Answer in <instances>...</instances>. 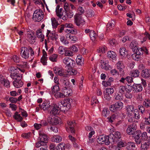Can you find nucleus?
<instances>
[{"instance_id": "nucleus-18", "label": "nucleus", "mask_w": 150, "mask_h": 150, "mask_svg": "<svg viewBox=\"0 0 150 150\" xmlns=\"http://www.w3.org/2000/svg\"><path fill=\"white\" fill-rule=\"evenodd\" d=\"M117 69L119 70L121 74L124 72L123 69L125 68V66L123 62L121 61H118L116 64Z\"/></svg>"}, {"instance_id": "nucleus-56", "label": "nucleus", "mask_w": 150, "mask_h": 150, "mask_svg": "<svg viewBox=\"0 0 150 150\" xmlns=\"http://www.w3.org/2000/svg\"><path fill=\"white\" fill-rule=\"evenodd\" d=\"M70 49L74 54V53L77 52L78 51L77 47L74 45H73L70 48Z\"/></svg>"}, {"instance_id": "nucleus-50", "label": "nucleus", "mask_w": 150, "mask_h": 150, "mask_svg": "<svg viewBox=\"0 0 150 150\" xmlns=\"http://www.w3.org/2000/svg\"><path fill=\"white\" fill-rule=\"evenodd\" d=\"M141 139L143 140H146L148 138V136L147 133L146 132H144L142 133L141 135Z\"/></svg>"}, {"instance_id": "nucleus-10", "label": "nucleus", "mask_w": 150, "mask_h": 150, "mask_svg": "<svg viewBox=\"0 0 150 150\" xmlns=\"http://www.w3.org/2000/svg\"><path fill=\"white\" fill-rule=\"evenodd\" d=\"M74 22L76 25L78 26L83 25L85 23L84 21L82 19L80 14L77 13L74 16Z\"/></svg>"}, {"instance_id": "nucleus-42", "label": "nucleus", "mask_w": 150, "mask_h": 150, "mask_svg": "<svg viewBox=\"0 0 150 150\" xmlns=\"http://www.w3.org/2000/svg\"><path fill=\"white\" fill-rule=\"evenodd\" d=\"M58 84H55L52 87V91L53 92H57L59 90Z\"/></svg>"}, {"instance_id": "nucleus-25", "label": "nucleus", "mask_w": 150, "mask_h": 150, "mask_svg": "<svg viewBox=\"0 0 150 150\" xmlns=\"http://www.w3.org/2000/svg\"><path fill=\"white\" fill-rule=\"evenodd\" d=\"M138 43L135 40H133L132 42V49L133 52H137L138 50Z\"/></svg>"}, {"instance_id": "nucleus-63", "label": "nucleus", "mask_w": 150, "mask_h": 150, "mask_svg": "<svg viewBox=\"0 0 150 150\" xmlns=\"http://www.w3.org/2000/svg\"><path fill=\"white\" fill-rule=\"evenodd\" d=\"M94 12L93 11H89L87 13V16L88 17H92L94 16Z\"/></svg>"}, {"instance_id": "nucleus-32", "label": "nucleus", "mask_w": 150, "mask_h": 150, "mask_svg": "<svg viewBox=\"0 0 150 150\" xmlns=\"http://www.w3.org/2000/svg\"><path fill=\"white\" fill-rule=\"evenodd\" d=\"M125 81L126 84V88L127 86H129L130 88H131V77L129 76H127L125 78Z\"/></svg>"}, {"instance_id": "nucleus-13", "label": "nucleus", "mask_w": 150, "mask_h": 150, "mask_svg": "<svg viewBox=\"0 0 150 150\" xmlns=\"http://www.w3.org/2000/svg\"><path fill=\"white\" fill-rule=\"evenodd\" d=\"M48 121L50 124L56 125L59 123V120L57 117H49Z\"/></svg>"}, {"instance_id": "nucleus-36", "label": "nucleus", "mask_w": 150, "mask_h": 150, "mask_svg": "<svg viewBox=\"0 0 150 150\" xmlns=\"http://www.w3.org/2000/svg\"><path fill=\"white\" fill-rule=\"evenodd\" d=\"M120 55L123 57H125L127 53L126 52V49L123 47H122L120 49Z\"/></svg>"}, {"instance_id": "nucleus-41", "label": "nucleus", "mask_w": 150, "mask_h": 150, "mask_svg": "<svg viewBox=\"0 0 150 150\" xmlns=\"http://www.w3.org/2000/svg\"><path fill=\"white\" fill-rule=\"evenodd\" d=\"M57 54H53L50 56L49 59L52 62H56L57 61Z\"/></svg>"}, {"instance_id": "nucleus-24", "label": "nucleus", "mask_w": 150, "mask_h": 150, "mask_svg": "<svg viewBox=\"0 0 150 150\" xmlns=\"http://www.w3.org/2000/svg\"><path fill=\"white\" fill-rule=\"evenodd\" d=\"M126 93L125 95V97L128 98H131V88H130L129 86H127L126 88Z\"/></svg>"}, {"instance_id": "nucleus-7", "label": "nucleus", "mask_w": 150, "mask_h": 150, "mask_svg": "<svg viewBox=\"0 0 150 150\" xmlns=\"http://www.w3.org/2000/svg\"><path fill=\"white\" fill-rule=\"evenodd\" d=\"M123 107V103L119 101L115 103V104L111 105L110 109L111 111L114 112L116 110L121 109Z\"/></svg>"}, {"instance_id": "nucleus-22", "label": "nucleus", "mask_w": 150, "mask_h": 150, "mask_svg": "<svg viewBox=\"0 0 150 150\" xmlns=\"http://www.w3.org/2000/svg\"><path fill=\"white\" fill-rule=\"evenodd\" d=\"M133 52L134 53L132 54V57L133 59L135 60L138 61L139 58V55H142L143 54V52Z\"/></svg>"}, {"instance_id": "nucleus-61", "label": "nucleus", "mask_w": 150, "mask_h": 150, "mask_svg": "<svg viewBox=\"0 0 150 150\" xmlns=\"http://www.w3.org/2000/svg\"><path fill=\"white\" fill-rule=\"evenodd\" d=\"M60 105H62L60 106V111L61 110L62 112H64L65 111L68 110H69L66 106H63V104H60Z\"/></svg>"}, {"instance_id": "nucleus-28", "label": "nucleus", "mask_w": 150, "mask_h": 150, "mask_svg": "<svg viewBox=\"0 0 150 150\" xmlns=\"http://www.w3.org/2000/svg\"><path fill=\"white\" fill-rule=\"evenodd\" d=\"M100 63H101V67L102 69L106 70L109 69L110 66L107 63H106L103 60L100 61Z\"/></svg>"}, {"instance_id": "nucleus-3", "label": "nucleus", "mask_w": 150, "mask_h": 150, "mask_svg": "<svg viewBox=\"0 0 150 150\" xmlns=\"http://www.w3.org/2000/svg\"><path fill=\"white\" fill-rule=\"evenodd\" d=\"M132 125H134V127H132V139L134 140L136 144H139L141 142V140L139 139L140 134L139 132L136 130V125L134 123Z\"/></svg>"}, {"instance_id": "nucleus-43", "label": "nucleus", "mask_w": 150, "mask_h": 150, "mask_svg": "<svg viewBox=\"0 0 150 150\" xmlns=\"http://www.w3.org/2000/svg\"><path fill=\"white\" fill-rule=\"evenodd\" d=\"M118 117L119 114L117 113L112 115L109 120L110 122H112L113 121V120H114L116 118H117Z\"/></svg>"}, {"instance_id": "nucleus-26", "label": "nucleus", "mask_w": 150, "mask_h": 150, "mask_svg": "<svg viewBox=\"0 0 150 150\" xmlns=\"http://www.w3.org/2000/svg\"><path fill=\"white\" fill-rule=\"evenodd\" d=\"M126 113L127 114L128 116L130 118H129L128 119V122L131 121V117L130 116H131V105H127L126 107Z\"/></svg>"}, {"instance_id": "nucleus-39", "label": "nucleus", "mask_w": 150, "mask_h": 150, "mask_svg": "<svg viewBox=\"0 0 150 150\" xmlns=\"http://www.w3.org/2000/svg\"><path fill=\"white\" fill-rule=\"evenodd\" d=\"M51 21L52 25L53 28H57V26L58 25V24L56 20L54 18H51Z\"/></svg>"}, {"instance_id": "nucleus-51", "label": "nucleus", "mask_w": 150, "mask_h": 150, "mask_svg": "<svg viewBox=\"0 0 150 150\" xmlns=\"http://www.w3.org/2000/svg\"><path fill=\"white\" fill-rule=\"evenodd\" d=\"M134 117L136 119H138L140 118V116L139 114L138 110L135 109L134 112Z\"/></svg>"}, {"instance_id": "nucleus-53", "label": "nucleus", "mask_w": 150, "mask_h": 150, "mask_svg": "<svg viewBox=\"0 0 150 150\" xmlns=\"http://www.w3.org/2000/svg\"><path fill=\"white\" fill-rule=\"evenodd\" d=\"M66 50L62 46H60L58 49V52L60 54H63L65 53Z\"/></svg>"}, {"instance_id": "nucleus-58", "label": "nucleus", "mask_w": 150, "mask_h": 150, "mask_svg": "<svg viewBox=\"0 0 150 150\" xmlns=\"http://www.w3.org/2000/svg\"><path fill=\"white\" fill-rule=\"evenodd\" d=\"M125 90H126V88L123 86H120L119 87V91L120 93L122 94L124 92Z\"/></svg>"}, {"instance_id": "nucleus-60", "label": "nucleus", "mask_w": 150, "mask_h": 150, "mask_svg": "<svg viewBox=\"0 0 150 150\" xmlns=\"http://www.w3.org/2000/svg\"><path fill=\"white\" fill-rule=\"evenodd\" d=\"M31 134V132H29L27 133H24L22 134L21 136L24 139H28L30 137V134Z\"/></svg>"}, {"instance_id": "nucleus-33", "label": "nucleus", "mask_w": 150, "mask_h": 150, "mask_svg": "<svg viewBox=\"0 0 150 150\" xmlns=\"http://www.w3.org/2000/svg\"><path fill=\"white\" fill-rule=\"evenodd\" d=\"M149 146V143L148 142H144L141 144V150H147Z\"/></svg>"}, {"instance_id": "nucleus-30", "label": "nucleus", "mask_w": 150, "mask_h": 150, "mask_svg": "<svg viewBox=\"0 0 150 150\" xmlns=\"http://www.w3.org/2000/svg\"><path fill=\"white\" fill-rule=\"evenodd\" d=\"M57 16L60 18H62L64 20H67V18L68 17V13L67 12H65V14L64 15L62 14V13L60 12V13H57Z\"/></svg>"}, {"instance_id": "nucleus-64", "label": "nucleus", "mask_w": 150, "mask_h": 150, "mask_svg": "<svg viewBox=\"0 0 150 150\" xmlns=\"http://www.w3.org/2000/svg\"><path fill=\"white\" fill-rule=\"evenodd\" d=\"M60 39L61 41L65 45L68 44L69 43L68 41L64 37H61Z\"/></svg>"}, {"instance_id": "nucleus-57", "label": "nucleus", "mask_w": 150, "mask_h": 150, "mask_svg": "<svg viewBox=\"0 0 150 150\" xmlns=\"http://www.w3.org/2000/svg\"><path fill=\"white\" fill-rule=\"evenodd\" d=\"M31 16V15L29 13L26 14L25 16V19L27 23L30 22Z\"/></svg>"}, {"instance_id": "nucleus-40", "label": "nucleus", "mask_w": 150, "mask_h": 150, "mask_svg": "<svg viewBox=\"0 0 150 150\" xmlns=\"http://www.w3.org/2000/svg\"><path fill=\"white\" fill-rule=\"evenodd\" d=\"M143 105L146 108L150 107V100L149 99H145L143 102Z\"/></svg>"}, {"instance_id": "nucleus-55", "label": "nucleus", "mask_w": 150, "mask_h": 150, "mask_svg": "<svg viewBox=\"0 0 150 150\" xmlns=\"http://www.w3.org/2000/svg\"><path fill=\"white\" fill-rule=\"evenodd\" d=\"M47 57L43 56L41 59V62L43 65H46L47 63Z\"/></svg>"}, {"instance_id": "nucleus-37", "label": "nucleus", "mask_w": 150, "mask_h": 150, "mask_svg": "<svg viewBox=\"0 0 150 150\" xmlns=\"http://www.w3.org/2000/svg\"><path fill=\"white\" fill-rule=\"evenodd\" d=\"M65 144L63 143L59 144L56 147L57 150H64L65 149Z\"/></svg>"}, {"instance_id": "nucleus-49", "label": "nucleus", "mask_w": 150, "mask_h": 150, "mask_svg": "<svg viewBox=\"0 0 150 150\" xmlns=\"http://www.w3.org/2000/svg\"><path fill=\"white\" fill-rule=\"evenodd\" d=\"M45 143L40 140H38L36 143L35 146L37 148H39L41 146L45 145Z\"/></svg>"}, {"instance_id": "nucleus-59", "label": "nucleus", "mask_w": 150, "mask_h": 150, "mask_svg": "<svg viewBox=\"0 0 150 150\" xmlns=\"http://www.w3.org/2000/svg\"><path fill=\"white\" fill-rule=\"evenodd\" d=\"M98 103V100L96 99V97L95 96L92 97L91 99V105H94L95 104H97Z\"/></svg>"}, {"instance_id": "nucleus-38", "label": "nucleus", "mask_w": 150, "mask_h": 150, "mask_svg": "<svg viewBox=\"0 0 150 150\" xmlns=\"http://www.w3.org/2000/svg\"><path fill=\"white\" fill-rule=\"evenodd\" d=\"M110 112L108 108H104L102 111V115L105 117H107L109 115Z\"/></svg>"}, {"instance_id": "nucleus-8", "label": "nucleus", "mask_w": 150, "mask_h": 150, "mask_svg": "<svg viewBox=\"0 0 150 150\" xmlns=\"http://www.w3.org/2000/svg\"><path fill=\"white\" fill-rule=\"evenodd\" d=\"M50 114L54 115L59 114L60 112V108L57 104H53L51 105L50 110H49Z\"/></svg>"}, {"instance_id": "nucleus-62", "label": "nucleus", "mask_w": 150, "mask_h": 150, "mask_svg": "<svg viewBox=\"0 0 150 150\" xmlns=\"http://www.w3.org/2000/svg\"><path fill=\"white\" fill-rule=\"evenodd\" d=\"M37 37L39 38H40V41L43 42L44 40V36L42 34V33H39L37 34Z\"/></svg>"}, {"instance_id": "nucleus-54", "label": "nucleus", "mask_w": 150, "mask_h": 150, "mask_svg": "<svg viewBox=\"0 0 150 150\" xmlns=\"http://www.w3.org/2000/svg\"><path fill=\"white\" fill-rule=\"evenodd\" d=\"M105 91L111 95L113 93L114 90L112 88H108L106 89Z\"/></svg>"}, {"instance_id": "nucleus-6", "label": "nucleus", "mask_w": 150, "mask_h": 150, "mask_svg": "<svg viewBox=\"0 0 150 150\" xmlns=\"http://www.w3.org/2000/svg\"><path fill=\"white\" fill-rule=\"evenodd\" d=\"M108 136H106L104 135H100L97 138V142L100 144H105L106 145L110 144V141L109 140Z\"/></svg>"}, {"instance_id": "nucleus-4", "label": "nucleus", "mask_w": 150, "mask_h": 150, "mask_svg": "<svg viewBox=\"0 0 150 150\" xmlns=\"http://www.w3.org/2000/svg\"><path fill=\"white\" fill-rule=\"evenodd\" d=\"M43 12L42 10H36L33 13L32 18L35 22H40L43 18Z\"/></svg>"}, {"instance_id": "nucleus-14", "label": "nucleus", "mask_w": 150, "mask_h": 150, "mask_svg": "<svg viewBox=\"0 0 150 150\" xmlns=\"http://www.w3.org/2000/svg\"><path fill=\"white\" fill-rule=\"evenodd\" d=\"M39 137L38 138V140H40L45 143L47 142L48 140V138L47 135L42 132L40 131Z\"/></svg>"}, {"instance_id": "nucleus-5", "label": "nucleus", "mask_w": 150, "mask_h": 150, "mask_svg": "<svg viewBox=\"0 0 150 150\" xmlns=\"http://www.w3.org/2000/svg\"><path fill=\"white\" fill-rule=\"evenodd\" d=\"M109 140L110 142L114 143L116 142L119 140L121 138V136L120 133L118 132H116L110 134L108 136Z\"/></svg>"}, {"instance_id": "nucleus-48", "label": "nucleus", "mask_w": 150, "mask_h": 150, "mask_svg": "<svg viewBox=\"0 0 150 150\" xmlns=\"http://www.w3.org/2000/svg\"><path fill=\"white\" fill-rule=\"evenodd\" d=\"M110 95L109 93H107L105 91L104 92V98L106 100L108 101H109L111 100V98L110 96Z\"/></svg>"}, {"instance_id": "nucleus-31", "label": "nucleus", "mask_w": 150, "mask_h": 150, "mask_svg": "<svg viewBox=\"0 0 150 150\" xmlns=\"http://www.w3.org/2000/svg\"><path fill=\"white\" fill-rule=\"evenodd\" d=\"M116 54L115 52L112 51H110L108 53V57L112 59H115L116 57Z\"/></svg>"}, {"instance_id": "nucleus-34", "label": "nucleus", "mask_w": 150, "mask_h": 150, "mask_svg": "<svg viewBox=\"0 0 150 150\" xmlns=\"http://www.w3.org/2000/svg\"><path fill=\"white\" fill-rule=\"evenodd\" d=\"M115 26V24L112 21H111L108 23L107 25V31L108 32L112 29Z\"/></svg>"}, {"instance_id": "nucleus-12", "label": "nucleus", "mask_w": 150, "mask_h": 150, "mask_svg": "<svg viewBox=\"0 0 150 150\" xmlns=\"http://www.w3.org/2000/svg\"><path fill=\"white\" fill-rule=\"evenodd\" d=\"M50 103L49 101L47 100L44 101L42 104L41 109L43 110H48L49 111L51 107V105H50Z\"/></svg>"}, {"instance_id": "nucleus-47", "label": "nucleus", "mask_w": 150, "mask_h": 150, "mask_svg": "<svg viewBox=\"0 0 150 150\" xmlns=\"http://www.w3.org/2000/svg\"><path fill=\"white\" fill-rule=\"evenodd\" d=\"M1 84L3 85L5 87L7 88H9L10 87V83L9 81L5 79Z\"/></svg>"}, {"instance_id": "nucleus-23", "label": "nucleus", "mask_w": 150, "mask_h": 150, "mask_svg": "<svg viewBox=\"0 0 150 150\" xmlns=\"http://www.w3.org/2000/svg\"><path fill=\"white\" fill-rule=\"evenodd\" d=\"M13 117L17 121L21 122L23 120V118L21 116L20 114H18V112H16L13 115Z\"/></svg>"}, {"instance_id": "nucleus-2", "label": "nucleus", "mask_w": 150, "mask_h": 150, "mask_svg": "<svg viewBox=\"0 0 150 150\" xmlns=\"http://www.w3.org/2000/svg\"><path fill=\"white\" fill-rule=\"evenodd\" d=\"M29 52L30 55L32 56L34 54V52L30 47H22L21 48V56L25 59H28L29 57Z\"/></svg>"}, {"instance_id": "nucleus-27", "label": "nucleus", "mask_w": 150, "mask_h": 150, "mask_svg": "<svg viewBox=\"0 0 150 150\" xmlns=\"http://www.w3.org/2000/svg\"><path fill=\"white\" fill-rule=\"evenodd\" d=\"M62 140V137L59 135H56L52 137V141L54 142L59 143Z\"/></svg>"}, {"instance_id": "nucleus-45", "label": "nucleus", "mask_w": 150, "mask_h": 150, "mask_svg": "<svg viewBox=\"0 0 150 150\" xmlns=\"http://www.w3.org/2000/svg\"><path fill=\"white\" fill-rule=\"evenodd\" d=\"M115 99L116 100H121L123 99L122 94L121 93H116L115 94Z\"/></svg>"}, {"instance_id": "nucleus-19", "label": "nucleus", "mask_w": 150, "mask_h": 150, "mask_svg": "<svg viewBox=\"0 0 150 150\" xmlns=\"http://www.w3.org/2000/svg\"><path fill=\"white\" fill-rule=\"evenodd\" d=\"M141 75L143 78H149L150 77V70L145 69L143 70Z\"/></svg>"}, {"instance_id": "nucleus-9", "label": "nucleus", "mask_w": 150, "mask_h": 150, "mask_svg": "<svg viewBox=\"0 0 150 150\" xmlns=\"http://www.w3.org/2000/svg\"><path fill=\"white\" fill-rule=\"evenodd\" d=\"M63 62L69 68H71L75 66V62L72 59L66 57L63 59Z\"/></svg>"}, {"instance_id": "nucleus-1", "label": "nucleus", "mask_w": 150, "mask_h": 150, "mask_svg": "<svg viewBox=\"0 0 150 150\" xmlns=\"http://www.w3.org/2000/svg\"><path fill=\"white\" fill-rule=\"evenodd\" d=\"M19 69L16 67H11L9 69L11 71L10 76L13 79L15 80L13 82V85L16 88L21 87L23 84L21 80V74L18 73Z\"/></svg>"}, {"instance_id": "nucleus-52", "label": "nucleus", "mask_w": 150, "mask_h": 150, "mask_svg": "<svg viewBox=\"0 0 150 150\" xmlns=\"http://www.w3.org/2000/svg\"><path fill=\"white\" fill-rule=\"evenodd\" d=\"M69 88H67L65 89L64 88H63L62 92H63V94L64 96H69Z\"/></svg>"}, {"instance_id": "nucleus-11", "label": "nucleus", "mask_w": 150, "mask_h": 150, "mask_svg": "<svg viewBox=\"0 0 150 150\" xmlns=\"http://www.w3.org/2000/svg\"><path fill=\"white\" fill-rule=\"evenodd\" d=\"M68 126L66 128V129L67 132H70L71 133L74 134L75 130L74 128V126L75 125V122H74L72 121H69L67 122Z\"/></svg>"}, {"instance_id": "nucleus-44", "label": "nucleus", "mask_w": 150, "mask_h": 150, "mask_svg": "<svg viewBox=\"0 0 150 150\" xmlns=\"http://www.w3.org/2000/svg\"><path fill=\"white\" fill-rule=\"evenodd\" d=\"M65 54L66 56L71 57L73 56L74 54L70 49L69 50H66L65 51Z\"/></svg>"}, {"instance_id": "nucleus-17", "label": "nucleus", "mask_w": 150, "mask_h": 150, "mask_svg": "<svg viewBox=\"0 0 150 150\" xmlns=\"http://www.w3.org/2000/svg\"><path fill=\"white\" fill-rule=\"evenodd\" d=\"M27 35L29 41L30 42V43L31 44H33V41H32V42L31 41L33 40H34V41L35 42V37L34 33L31 31H28L27 32Z\"/></svg>"}, {"instance_id": "nucleus-29", "label": "nucleus", "mask_w": 150, "mask_h": 150, "mask_svg": "<svg viewBox=\"0 0 150 150\" xmlns=\"http://www.w3.org/2000/svg\"><path fill=\"white\" fill-rule=\"evenodd\" d=\"M89 36L91 40L93 41L95 40L97 37V35L96 33L93 30H91L90 33L89 34Z\"/></svg>"}, {"instance_id": "nucleus-15", "label": "nucleus", "mask_w": 150, "mask_h": 150, "mask_svg": "<svg viewBox=\"0 0 150 150\" xmlns=\"http://www.w3.org/2000/svg\"><path fill=\"white\" fill-rule=\"evenodd\" d=\"M71 100L69 98H67L63 102L61 101L58 103L59 105H60V104H63V106H66L69 109L70 108Z\"/></svg>"}, {"instance_id": "nucleus-20", "label": "nucleus", "mask_w": 150, "mask_h": 150, "mask_svg": "<svg viewBox=\"0 0 150 150\" xmlns=\"http://www.w3.org/2000/svg\"><path fill=\"white\" fill-rule=\"evenodd\" d=\"M132 89L134 92H138L142 90V87L140 84H134L133 85Z\"/></svg>"}, {"instance_id": "nucleus-35", "label": "nucleus", "mask_w": 150, "mask_h": 150, "mask_svg": "<svg viewBox=\"0 0 150 150\" xmlns=\"http://www.w3.org/2000/svg\"><path fill=\"white\" fill-rule=\"evenodd\" d=\"M107 50V48L106 47L101 46L100 47L97 49V52L98 53H105Z\"/></svg>"}, {"instance_id": "nucleus-46", "label": "nucleus", "mask_w": 150, "mask_h": 150, "mask_svg": "<svg viewBox=\"0 0 150 150\" xmlns=\"http://www.w3.org/2000/svg\"><path fill=\"white\" fill-rule=\"evenodd\" d=\"M139 75V71L138 70H133L132 72V76L134 77H137Z\"/></svg>"}, {"instance_id": "nucleus-21", "label": "nucleus", "mask_w": 150, "mask_h": 150, "mask_svg": "<svg viewBox=\"0 0 150 150\" xmlns=\"http://www.w3.org/2000/svg\"><path fill=\"white\" fill-rule=\"evenodd\" d=\"M61 83V85L63 87V88L67 89V88L69 87V82L68 79H62Z\"/></svg>"}, {"instance_id": "nucleus-16", "label": "nucleus", "mask_w": 150, "mask_h": 150, "mask_svg": "<svg viewBox=\"0 0 150 150\" xmlns=\"http://www.w3.org/2000/svg\"><path fill=\"white\" fill-rule=\"evenodd\" d=\"M49 36L50 39L52 40H56L57 39V35H56L55 33H53L52 31L51 32V31L47 30L46 33V36L48 37Z\"/></svg>"}]
</instances>
